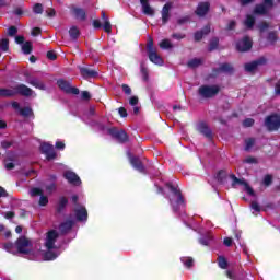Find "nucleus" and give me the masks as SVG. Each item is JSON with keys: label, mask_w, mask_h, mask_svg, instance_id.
I'll use <instances>...</instances> for the list:
<instances>
[{"label": "nucleus", "mask_w": 280, "mask_h": 280, "mask_svg": "<svg viewBox=\"0 0 280 280\" xmlns=\"http://www.w3.org/2000/svg\"><path fill=\"white\" fill-rule=\"evenodd\" d=\"M171 37L174 38L175 40H183L184 38L187 37V35L183 33H173Z\"/></svg>", "instance_id": "55"}, {"label": "nucleus", "mask_w": 280, "mask_h": 280, "mask_svg": "<svg viewBox=\"0 0 280 280\" xmlns=\"http://www.w3.org/2000/svg\"><path fill=\"white\" fill-rule=\"evenodd\" d=\"M267 40L275 45L277 40H279V36L277 35V31H270L267 35Z\"/></svg>", "instance_id": "34"}, {"label": "nucleus", "mask_w": 280, "mask_h": 280, "mask_svg": "<svg viewBox=\"0 0 280 280\" xmlns=\"http://www.w3.org/2000/svg\"><path fill=\"white\" fill-rule=\"evenodd\" d=\"M149 0H140V4L142 5V12L145 14V16H154L156 14V11L154 8L150 5Z\"/></svg>", "instance_id": "23"}, {"label": "nucleus", "mask_w": 280, "mask_h": 280, "mask_svg": "<svg viewBox=\"0 0 280 280\" xmlns=\"http://www.w3.org/2000/svg\"><path fill=\"white\" fill-rule=\"evenodd\" d=\"M209 10H211V3L209 2H199L195 14L199 18H205L209 14Z\"/></svg>", "instance_id": "19"}, {"label": "nucleus", "mask_w": 280, "mask_h": 280, "mask_svg": "<svg viewBox=\"0 0 280 280\" xmlns=\"http://www.w3.org/2000/svg\"><path fill=\"white\" fill-rule=\"evenodd\" d=\"M57 85L63 93H67L68 95H80V89L71 86V82L65 80V79H59L57 81Z\"/></svg>", "instance_id": "9"}, {"label": "nucleus", "mask_w": 280, "mask_h": 280, "mask_svg": "<svg viewBox=\"0 0 280 280\" xmlns=\"http://www.w3.org/2000/svg\"><path fill=\"white\" fill-rule=\"evenodd\" d=\"M256 139L255 138H247L245 139V152L250 151L253 145H255Z\"/></svg>", "instance_id": "41"}, {"label": "nucleus", "mask_w": 280, "mask_h": 280, "mask_svg": "<svg viewBox=\"0 0 280 280\" xmlns=\"http://www.w3.org/2000/svg\"><path fill=\"white\" fill-rule=\"evenodd\" d=\"M75 19H78L79 21H86V11H84V9L82 8H74L72 10Z\"/></svg>", "instance_id": "27"}, {"label": "nucleus", "mask_w": 280, "mask_h": 280, "mask_svg": "<svg viewBox=\"0 0 280 280\" xmlns=\"http://www.w3.org/2000/svg\"><path fill=\"white\" fill-rule=\"evenodd\" d=\"M220 93V85H201L198 89V95L203 100H211Z\"/></svg>", "instance_id": "3"}, {"label": "nucleus", "mask_w": 280, "mask_h": 280, "mask_svg": "<svg viewBox=\"0 0 280 280\" xmlns=\"http://www.w3.org/2000/svg\"><path fill=\"white\" fill-rule=\"evenodd\" d=\"M0 97H16L14 89L0 88Z\"/></svg>", "instance_id": "29"}, {"label": "nucleus", "mask_w": 280, "mask_h": 280, "mask_svg": "<svg viewBox=\"0 0 280 280\" xmlns=\"http://www.w3.org/2000/svg\"><path fill=\"white\" fill-rule=\"evenodd\" d=\"M33 47H32V42H25L22 45V51L23 54H25L26 56L32 54Z\"/></svg>", "instance_id": "38"}, {"label": "nucleus", "mask_w": 280, "mask_h": 280, "mask_svg": "<svg viewBox=\"0 0 280 280\" xmlns=\"http://www.w3.org/2000/svg\"><path fill=\"white\" fill-rule=\"evenodd\" d=\"M182 261L186 268H191L194 266V258L188 257V258H182Z\"/></svg>", "instance_id": "48"}, {"label": "nucleus", "mask_w": 280, "mask_h": 280, "mask_svg": "<svg viewBox=\"0 0 280 280\" xmlns=\"http://www.w3.org/2000/svg\"><path fill=\"white\" fill-rule=\"evenodd\" d=\"M209 240H211V236L207 235V236L200 237L199 243H201L202 246H208Z\"/></svg>", "instance_id": "61"}, {"label": "nucleus", "mask_w": 280, "mask_h": 280, "mask_svg": "<svg viewBox=\"0 0 280 280\" xmlns=\"http://www.w3.org/2000/svg\"><path fill=\"white\" fill-rule=\"evenodd\" d=\"M58 237H60V234H58L56 230L48 231L46 234V241L44 246L48 249L58 248V246H56V242H58Z\"/></svg>", "instance_id": "12"}, {"label": "nucleus", "mask_w": 280, "mask_h": 280, "mask_svg": "<svg viewBox=\"0 0 280 280\" xmlns=\"http://www.w3.org/2000/svg\"><path fill=\"white\" fill-rule=\"evenodd\" d=\"M71 229H73V221L69 220L66 221L63 223H61L59 225V230L61 231V233L67 234L69 233V231H71Z\"/></svg>", "instance_id": "30"}, {"label": "nucleus", "mask_w": 280, "mask_h": 280, "mask_svg": "<svg viewBox=\"0 0 280 280\" xmlns=\"http://www.w3.org/2000/svg\"><path fill=\"white\" fill-rule=\"evenodd\" d=\"M63 178L70 183V185H74L75 187H80L82 185V180L80 179V176L75 174L73 171H66L63 174Z\"/></svg>", "instance_id": "16"}, {"label": "nucleus", "mask_w": 280, "mask_h": 280, "mask_svg": "<svg viewBox=\"0 0 280 280\" xmlns=\"http://www.w3.org/2000/svg\"><path fill=\"white\" fill-rule=\"evenodd\" d=\"M121 89H122L125 95H132V89H130V88L128 86V84H122V85H121Z\"/></svg>", "instance_id": "63"}, {"label": "nucleus", "mask_w": 280, "mask_h": 280, "mask_svg": "<svg viewBox=\"0 0 280 280\" xmlns=\"http://www.w3.org/2000/svg\"><path fill=\"white\" fill-rule=\"evenodd\" d=\"M30 194L33 198L36 197V196H43V189L33 188V189H31Z\"/></svg>", "instance_id": "54"}, {"label": "nucleus", "mask_w": 280, "mask_h": 280, "mask_svg": "<svg viewBox=\"0 0 280 280\" xmlns=\"http://www.w3.org/2000/svg\"><path fill=\"white\" fill-rule=\"evenodd\" d=\"M197 130L200 135H203L206 139H213V131L209 128V125L206 122H199L197 125Z\"/></svg>", "instance_id": "20"}, {"label": "nucleus", "mask_w": 280, "mask_h": 280, "mask_svg": "<svg viewBox=\"0 0 280 280\" xmlns=\"http://www.w3.org/2000/svg\"><path fill=\"white\" fill-rule=\"evenodd\" d=\"M147 51L149 56V60L153 62V65H159L160 67L163 66V58L159 56L156 52V49H154V40L152 37L149 38V42L147 44Z\"/></svg>", "instance_id": "5"}, {"label": "nucleus", "mask_w": 280, "mask_h": 280, "mask_svg": "<svg viewBox=\"0 0 280 280\" xmlns=\"http://www.w3.org/2000/svg\"><path fill=\"white\" fill-rule=\"evenodd\" d=\"M58 189V186L56 185V183H51L50 185L46 186V191L49 196H51V194H54V191H56Z\"/></svg>", "instance_id": "46"}, {"label": "nucleus", "mask_w": 280, "mask_h": 280, "mask_svg": "<svg viewBox=\"0 0 280 280\" xmlns=\"http://www.w3.org/2000/svg\"><path fill=\"white\" fill-rule=\"evenodd\" d=\"M58 248H46V252L43 254V260L44 261H54V259H58V255H60L58 252Z\"/></svg>", "instance_id": "21"}, {"label": "nucleus", "mask_w": 280, "mask_h": 280, "mask_svg": "<svg viewBox=\"0 0 280 280\" xmlns=\"http://www.w3.org/2000/svg\"><path fill=\"white\" fill-rule=\"evenodd\" d=\"M103 28L105 30V32L107 34H110L112 30H113V25L110 24V21L104 22Z\"/></svg>", "instance_id": "57"}, {"label": "nucleus", "mask_w": 280, "mask_h": 280, "mask_svg": "<svg viewBox=\"0 0 280 280\" xmlns=\"http://www.w3.org/2000/svg\"><path fill=\"white\" fill-rule=\"evenodd\" d=\"M243 126H244V128H252V126H255V119H253V118H246V119L243 121Z\"/></svg>", "instance_id": "50"}, {"label": "nucleus", "mask_w": 280, "mask_h": 280, "mask_svg": "<svg viewBox=\"0 0 280 280\" xmlns=\"http://www.w3.org/2000/svg\"><path fill=\"white\" fill-rule=\"evenodd\" d=\"M265 65H268V58L259 57L254 61L245 63L244 71L246 73H250L252 75H255V73L259 71V67H265Z\"/></svg>", "instance_id": "2"}, {"label": "nucleus", "mask_w": 280, "mask_h": 280, "mask_svg": "<svg viewBox=\"0 0 280 280\" xmlns=\"http://www.w3.org/2000/svg\"><path fill=\"white\" fill-rule=\"evenodd\" d=\"M160 47H161V49H174V44H172V42H170V39H163L160 43Z\"/></svg>", "instance_id": "42"}, {"label": "nucleus", "mask_w": 280, "mask_h": 280, "mask_svg": "<svg viewBox=\"0 0 280 280\" xmlns=\"http://www.w3.org/2000/svg\"><path fill=\"white\" fill-rule=\"evenodd\" d=\"M257 30L260 34H264V32H266L267 30H270V23L268 22H260L257 25Z\"/></svg>", "instance_id": "40"}, {"label": "nucleus", "mask_w": 280, "mask_h": 280, "mask_svg": "<svg viewBox=\"0 0 280 280\" xmlns=\"http://www.w3.org/2000/svg\"><path fill=\"white\" fill-rule=\"evenodd\" d=\"M219 68L221 69V73H226L229 75H233V73H235V68H233V65L229 62L220 63Z\"/></svg>", "instance_id": "25"}, {"label": "nucleus", "mask_w": 280, "mask_h": 280, "mask_svg": "<svg viewBox=\"0 0 280 280\" xmlns=\"http://www.w3.org/2000/svg\"><path fill=\"white\" fill-rule=\"evenodd\" d=\"M140 71L144 82H148V80H150V77L148 74V68H145V65L143 62L140 63Z\"/></svg>", "instance_id": "43"}, {"label": "nucleus", "mask_w": 280, "mask_h": 280, "mask_svg": "<svg viewBox=\"0 0 280 280\" xmlns=\"http://www.w3.org/2000/svg\"><path fill=\"white\" fill-rule=\"evenodd\" d=\"M250 209H253L257 213L261 212V206H259L257 201H252Z\"/></svg>", "instance_id": "56"}, {"label": "nucleus", "mask_w": 280, "mask_h": 280, "mask_svg": "<svg viewBox=\"0 0 280 280\" xmlns=\"http://www.w3.org/2000/svg\"><path fill=\"white\" fill-rule=\"evenodd\" d=\"M15 95H22L23 97H32L34 95V90L25 84H18L14 88Z\"/></svg>", "instance_id": "17"}, {"label": "nucleus", "mask_w": 280, "mask_h": 280, "mask_svg": "<svg viewBox=\"0 0 280 280\" xmlns=\"http://www.w3.org/2000/svg\"><path fill=\"white\" fill-rule=\"evenodd\" d=\"M265 128L269 132H275L280 128V115L279 114H271L265 118L264 122Z\"/></svg>", "instance_id": "7"}, {"label": "nucleus", "mask_w": 280, "mask_h": 280, "mask_svg": "<svg viewBox=\"0 0 280 280\" xmlns=\"http://www.w3.org/2000/svg\"><path fill=\"white\" fill-rule=\"evenodd\" d=\"M24 78H26L27 84L35 86V89H39L40 91H45L47 89V86H45V83H43V81L38 80V78L36 77H32L30 72H25Z\"/></svg>", "instance_id": "15"}, {"label": "nucleus", "mask_w": 280, "mask_h": 280, "mask_svg": "<svg viewBox=\"0 0 280 280\" xmlns=\"http://www.w3.org/2000/svg\"><path fill=\"white\" fill-rule=\"evenodd\" d=\"M221 73H222V70L220 67L213 68L212 73L209 74V78H212V79L218 78V75H220Z\"/></svg>", "instance_id": "51"}, {"label": "nucleus", "mask_w": 280, "mask_h": 280, "mask_svg": "<svg viewBox=\"0 0 280 280\" xmlns=\"http://www.w3.org/2000/svg\"><path fill=\"white\" fill-rule=\"evenodd\" d=\"M127 156L129 159V163L132 165L133 170H137L138 172H141L142 174L145 173V166H143V162H141V159L139 156L132 155L130 151L127 152Z\"/></svg>", "instance_id": "13"}, {"label": "nucleus", "mask_w": 280, "mask_h": 280, "mask_svg": "<svg viewBox=\"0 0 280 280\" xmlns=\"http://www.w3.org/2000/svg\"><path fill=\"white\" fill-rule=\"evenodd\" d=\"M166 187H168V189L172 191V194L177 198L176 201H174V199L170 198V202L173 207V211H175V213H177V211L180 209V205H183L185 202V200L183 199V194H180V190H178L176 187H174V185H172L171 183H167Z\"/></svg>", "instance_id": "4"}, {"label": "nucleus", "mask_w": 280, "mask_h": 280, "mask_svg": "<svg viewBox=\"0 0 280 280\" xmlns=\"http://www.w3.org/2000/svg\"><path fill=\"white\" fill-rule=\"evenodd\" d=\"M19 34V28L16 26H10L8 28V36H16Z\"/></svg>", "instance_id": "52"}, {"label": "nucleus", "mask_w": 280, "mask_h": 280, "mask_svg": "<svg viewBox=\"0 0 280 280\" xmlns=\"http://www.w3.org/2000/svg\"><path fill=\"white\" fill-rule=\"evenodd\" d=\"M38 205H39V207H47V205H49V198H47V196L42 194L39 197Z\"/></svg>", "instance_id": "45"}, {"label": "nucleus", "mask_w": 280, "mask_h": 280, "mask_svg": "<svg viewBox=\"0 0 280 280\" xmlns=\"http://www.w3.org/2000/svg\"><path fill=\"white\" fill-rule=\"evenodd\" d=\"M199 32L203 35V36H209V34H211V25L207 24L206 26H203L201 30H199Z\"/></svg>", "instance_id": "49"}, {"label": "nucleus", "mask_w": 280, "mask_h": 280, "mask_svg": "<svg viewBox=\"0 0 280 280\" xmlns=\"http://www.w3.org/2000/svg\"><path fill=\"white\" fill-rule=\"evenodd\" d=\"M10 161H14V158L8 155L7 159L4 160L5 170H14L15 164H13V162H10Z\"/></svg>", "instance_id": "39"}, {"label": "nucleus", "mask_w": 280, "mask_h": 280, "mask_svg": "<svg viewBox=\"0 0 280 280\" xmlns=\"http://www.w3.org/2000/svg\"><path fill=\"white\" fill-rule=\"evenodd\" d=\"M12 248H14V243L4 244V250L12 253V255H18V252H12Z\"/></svg>", "instance_id": "53"}, {"label": "nucleus", "mask_w": 280, "mask_h": 280, "mask_svg": "<svg viewBox=\"0 0 280 280\" xmlns=\"http://www.w3.org/2000/svg\"><path fill=\"white\" fill-rule=\"evenodd\" d=\"M244 25L247 27V30H253L255 27V16L254 15H246Z\"/></svg>", "instance_id": "31"}, {"label": "nucleus", "mask_w": 280, "mask_h": 280, "mask_svg": "<svg viewBox=\"0 0 280 280\" xmlns=\"http://www.w3.org/2000/svg\"><path fill=\"white\" fill-rule=\"evenodd\" d=\"M202 62V59L194 58L188 61L187 67H189L190 69H198V67H200Z\"/></svg>", "instance_id": "33"}, {"label": "nucleus", "mask_w": 280, "mask_h": 280, "mask_svg": "<svg viewBox=\"0 0 280 280\" xmlns=\"http://www.w3.org/2000/svg\"><path fill=\"white\" fill-rule=\"evenodd\" d=\"M194 38H195L196 43H200V40H202V38H205V36L202 35V33L200 31H197L194 34Z\"/></svg>", "instance_id": "59"}, {"label": "nucleus", "mask_w": 280, "mask_h": 280, "mask_svg": "<svg viewBox=\"0 0 280 280\" xmlns=\"http://www.w3.org/2000/svg\"><path fill=\"white\" fill-rule=\"evenodd\" d=\"M79 71L84 80H89L90 78H97L98 75L97 70H92L90 68L79 67Z\"/></svg>", "instance_id": "22"}, {"label": "nucleus", "mask_w": 280, "mask_h": 280, "mask_svg": "<svg viewBox=\"0 0 280 280\" xmlns=\"http://www.w3.org/2000/svg\"><path fill=\"white\" fill-rule=\"evenodd\" d=\"M264 185H266V187H270V185H272V176L266 175L264 178Z\"/></svg>", "instance_id": "62"}, {"label": "nucleus", "mask_w": 280, "mask_h": 280, "mask_svg": "<svg viewBox=\"0 0 280 280\" xmlns=\"http://www.w3.org/2000/svg\"><path fill=\"white\" fill-rule=\"evenodd\" d=\"M67 205H69V200L67 199V197H60L56 208V212L59 214L62 213V211H65V209L67 208Z\"/></svg>", "instance_id": "26"}, {"label": "nucleus", "mask_w": 280, "mask_h": 280, "mask_svg": "<svg viewBox=\"0 0 280 280\" xmlns=\"http://www.w3.org/2000/svg\"><path fill=\"white\" fill-rule=\"evenodd\" d=\"M33 12L35 14H43V5L40 3H36L33 8Z\"/></svg>", "instance_id": "58"}, {"label": "nucleus", "mask_w": 280, "mask_h": 280, "mask_svg": "<svg viewBox=\"0 0 280 280\" xmlns=\"http://www.w3.org/2000/svg\"><path fill=\"white\" fill-rule=\"evenodd\" d=\"M230 178L232 179V187L235 189L237 185H241L244 187V191H246L249 196H255V190H253V187L248 185V182L244 180V178L240 179L235 174H231Z\"/></svg>", "instance_id": "10"}, {"label": "nucleus", "mask_w": 280, "mask_h": 280, "mask_svg": "<svg viewBox=\"0 0 280 280\" xmlns=\"http://www.w3.org/2000/svg\"><path fill=\"white\" fill-rule=\"evenodd\" d=\"M90 126H92L93 128H97V130H101V132H104V130H106V126H104V124L100 121L92 120L90 122Z\"/></svg>", "instance_id": "44"}, {"label": "nucleus", "mask_w": 280, "mask_h": 280, "mask_svg": "<svg viewBox=\"0 0 280 280\" xmlns=\"http://www.w3.org/2000/svg\"><path fill=\"white\" fill-rule=\"evenodd\" d=\"M219 45H220V38L212 37L210 39L208 51H215V49H218Z\"/></svg>", "instance_id": "32"}, {"label": "nucleus", "mask_w": 280, "mask_h": 280, "mask_svg": "<svg viewBox=\"0 0 280 280\" xmlns=\"http://www.w3.org/2000/svg\"><path fill=\"white\" fill-rule=\"evenodd\" d=\"M170 10H172V3L167 2L162 9V23L165 25L170 21Z\"/></svg>", "instance_id": "24"}, {"label": "nucleus", "mask_w": 280, "mask_h": 280, "mask_svg": "<svg viewBox=\"0 0 280 280\" xmlns=\"http://www.w3.org/2000/svg\"><path fill=\"white\" fill-rule=\"evenodd\" d=\"M46 58H48V60H56V58H58V56L56 55V52L54 50H49L46 54Z\"/></svg>", "instance_id": "64"}, {"label": "nucleus", "mask_w": 280, "mask_h": 280, "mask_svg": "<svg viewBox=\"0 0 280 280\" xmlns=\"http://www.w3.org/2000/svg\"><path fill=\"white\" fill-rule=\"evenodd\" d=\"M229 174L226 173V171L221 170L218 172L215 178L218 180V183L224 184V180H226Z\"/></svg>", "instance_id": "36"}, {"label": "nucleus", "mask_w": 280, "mask_h": 280, "mask_svg": "<svg viewBox=\"0 0 280 280\" xmlns=\"http://www.w3.org/2000/svg\"><path fill=\"white\" fill-rule=\"evenodd\" d=\"M107 132L113 137V139H116L118 143H128L130 140L128 133L124 129L117 130V128L114 127L107 129Z\"/></svg>", "instance_id": "8"}, {"label": "nucleus", "mask_w": 280, "mask_h": 280, "mask_svg": "<svg viewBox=\"0 0 280 280\" xmlns=\"http://www.w3.org/2000/svg\"><path fill=\"white\" fill-rule=\"evenodd\" d=\"M0 50L1 51H10V39L2 38L0 40Z\"/></svg>", "instance_id": "37"}, {"label": "nucleus", "mask_w": 280, "mask_h": 280, "mask_svg": "<svg viewBox=\"0 0 280 280\" xmlns=\"http://www.w3.org/2000/svg\"><path fill=\"white\" fill-rule=\"evenodd\" d=\"M68 34L70 36V39L75 43L80 38V28L78 26H71L68 31Z\"/></svg>", "instance_id": "28"}, {"label": "nucleus", "mask_w": 280, "mask_h": 280, "mask_svg": "<svg viewBox=\"0 0 280 280\" xmlns=\"http://www.w3.org/2000/svg\"><path fill=\"white\" fill-rule=\"evenodd\" d=\"M74 215H75L77 222H86L89 220V211H86V208L81 205H78L74 208Z\"/></svg>", "instance_id": "14"}, {"label": "nucleus", "mask_w": 280, "mask_h": 280, "mask_svg": "<svg viewBox=\"0 0 280 280\" xmlns=\"http://www.w3.org/2000/svg\"><path fill=\"white\" fill-rule=\"evenodd\" d=\"M15 246L18 248V254L20 253V255H30V253H32V241H30L27 237L25 236H20L16 241H15Z\"/></svg>", "instance_id": "6"}, {"label": "nucleus", "mask_w": 280, "mask_h": 280, "mask_svg": "<svg viewBox=\"0 0 280 280\" xmlns=\"http://www.w3.org/2000/svg\"><path fill=\"white\" fill-rule=\"evenodd\" d=\"M275 8V0H262L254 7L253 14L255 16H267V14Z\"/></svg>", "instance_id": "1"}, {"label": "nucleus", "mask_w": 280, "mask_h": 280, "mask_svg": "<svg viewBox=\"0 0 280 280\" xmlns=\"http://www.w3.org/2000/svg\"><path fill=\"white\" fill-rule=\"evenodd\" d=\"M42 154L46 155L47 161H52V159H56V151L54 150V145L49 143H43L40 145Z\"/></svg>", "instance_id": "18"}, {"label": "nucleus", "mask_w": 280, "mask_h": 280, "mask_svg": "<svg viewBox=\"0 0 280 280\" xmlns=\"http://www.w3.org/2000/svg\"><path fill=\"white\" fill-rule=\"evenodd\" d=\"M20 115L22 117H34V110L32 107H24L20 109Z\"/></svg>", "instance_id": "35"}, {"label": "nucleus", "mask_w": 280, "mask_h": 280, "mask_svg": "<svg viewBox=\"0 0 280 280\" xmlns=\"http://www.w3.org/2000/svg\"><path fill=\"white\" fill-rule=\"evenodd\" d=\"M81 100H84L85 102H89V100H91V93L89 91H82L81 92Z\"/></svg>", "instance_id": "60"}, {"label": "nucleus", "mask_w": 280, "mask_h": 280, "mask_svg": "<svg viewBox=\"0 0 280 280\" xmlns=\"http://www.w3.org/2000/svg\"><path fill=\"white\" fill-rule=\"evenodd\" d=\"M219 266L222 268V270H226L229 262L224 256H219Z\"/></svg>", "instance_id": "47"}, {"label": "nucleus", "mask_w": 280, "mask_h": 280, "mask_svg": "<svg viewBox=\"0 0 280 280\" xmlns=\"http://www.w3.org/2000/svg\"><path fill=\"white\" fill-rule=\"evenodd\" d=\"M250 49H253V39L248 35L236 42V51L244 54Z\"/></svg>", "instance_id": "11"}]
</instances>
